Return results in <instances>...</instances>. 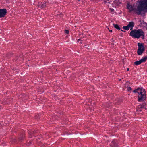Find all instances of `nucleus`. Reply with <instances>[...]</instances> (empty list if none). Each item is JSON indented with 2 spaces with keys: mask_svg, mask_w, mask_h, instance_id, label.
Wrapping results in <instances>:
<instances>
[{
  "mask_svg": "<svg viewBox=\"0 0 147 147\" xmlns=\"http://www.w3.org/2000/svg\"><path fill=\"white\" fill-rule=\"evenodd\" d=\"M147 59V57H145L144 58H142L141 60L139 61L135 62L134 63V64L135 65H138L141 64L142 62H145Z\"/></svg>",
  "mask_w": 147,
  "mask_h": 147,
  "instance_id": "423d86ee",
  "label": "nucleus"
},
{
  "mask_svg": "<svg viewBox=\"0 0 147 147\" xmlns=\"http://www.w3.org/2000/svg\"><path fill=\"white\" fill-rule=\"evenodd\" d=\"M28 134L32 136H35V135H34V132L33 131H29L28 132Z\"/></svg>",
  "mask_w": 147,
  "mask_h": 147,
  "instance_id": "4468645a",
  "label": "nucleus"
},
{
  "mask_svg": "<svg viewBox=\"0 0 147 147\" xmlns=\"http://www.w3.org/2000/svg\"><path fill=\"white\" fill-rule=\"evenodd\" d=\"M65 32L66 34H68L69 33V31L67 30H65Z\"/></svg>",
  "mask_w": 147,
  "mask_h": 147,
  "instance_id": "f3484780",
  "label": "nucleus"
},
{
  "mask_svg": "<svg viewBox=\"0 0 147 147\" xmlns=\"http://www.w3.org/2000/svg\"><path fill=\"white\" fill-rule=\"evenodd\" d=\"M109 31L110 32H112V30H109Z\"/></svg>",
  "mask_w": 147,
  "mask_h": 147,
  "instance_id": "aec40b11",
  "label": "nucleus"
},
{
  "mask_svg": "<svg viewBox=\"0 0 147 147\" xmlns=\"http://www.w3.org/2000/svg\"><path fill=\"white\" fill-rule=\"evenodd\" d=\"M136 8H134L133 6L128 3L127 7L129 12L134 11L136 14L144 16L147 13V0H138L136 3Z\"/></svg>",
  "mask_w": 147,
  "mask_h": 147,
  "instance_id": "f257e3e1",
  "label": "nucleus"
},
{
  "mask_svg": "<svg viewBox=\"0 0 147 147\" xmlns=\"http://www.w3.org/2000/svg\"><path fill=\"white\" fill-rule=\"evenodd\" d=\"M123 28L125 30H128L129 28L128 27V26L127 25V26H124L123 27Z\"/></svg>",
  "mask_w": 147,
  "mask_h": 147,
  "instance_id": "ddd939ff",
  "label": "nucleus"
},
{
  "mask_svg": "<svg viewBox=\"0 0 147 147\" xmlns=\"http://www.w3.org/2000/svg\"><path fill=\"white\" fill-rule=\"evenodd\" d=\"M128 27L131 28L130 30H131L133 27L134 26V23L133 22H130L129 23V24L127 25Z\"/></svg>",
  "mask_w": 147,
  "mask_h": 147,
  "instance_id": "9b49d317",
  "label": "nucleus"
},
{
  "mask_svg": "<svg viewBox=\"0 0 147 147\" xmlns=\"http://www.w3.org/2000/svg\"><path fill=\"white\" fill-rule=\"evenodd\" d=\"M78 40H80V39H79Z\"/></svg>",
  "mask_w": 147,
  "mask_h": 147,
  "instance_id": "bb28decb",
  "label": "nucleus"
},
{
  "mask_svg": "<svg viewBox=\"0 0 147 147\" xmlns=\"http://www.w3.org/2000/svg\"><path fill=\"white\" fill-rule=\"evenodd\" d=\"M141 25H142V26H144V27L146 26L147 25V23L145 22H143V23H141Z\"/></svg>",
  "mask_w": 147,
  "mask_h": 147,
  "instance_id": "2eb2a0df",
  "label": "nucleus"
},
{
  "mask_svg": "<svg viewBox=\"0 0 147 147\" xmlns=\"http://www.w3.org/2000/svg\"><path fill=\"white\" fill-rule=\"evenodd\" d=\"M109 1V0H105V1L104 2L105 3L107 2V1Z\"/></svg>",
  "mask_w": 147,
  "mask_h": 147,
  "instance_id": "6ab92c4d",
  "label": "nucleus"
},
{
  "mask_svg": "<svg viewBox=\"0 0 147 147\" xmlns=\"http://www.w3.org/2000/svg\"><path fill=\"white\" fill-rule=\"evenodd\" d=\"M127 90L128 91H129L131 90V88L130 87H128L127 88Z\"/></svg>",
  "mask_w": 147,
  "mask_h": 147,
  "instance_id": "a211bd4d",
  "label": "nucleus"
},
{
  "mask_svg": "<svg viewBox=\"0 0 147 147\" xmlns=\"http://www.w3.org/2000/svg\"><path fill=\"white\" fill-rule=\"evenodd\" d=\"M38 5H37V6L38 7H40L41 8H42L45 7L46 6V3L44 1L43 2L40 3L38 2Z\"/></svg>",
  "mask_w": 147,
  "mask_h": 147,
  "instance_id": "6e6552de",
  "label": "nucleus"
},
{
  "mask_svg": "<svg viewBox=\"0 0 147 147\" xmlns=\"http://www.w3.org/2000/svg\"><path fill=\"white\" fill-rule=\"evenodd\" d=\"M146 92H145L144 93L141 94H138V102H141L143 101L146 99Z\"/></svg>",
  "mask_w": 147,
  "mask_h": 147,
  "instance_id": "20e7f679",
  "label": "nucleus"
},
{
  "mask_svg": "<svg viewBox=\"0 0 147 147\" xmlns=\"http://www.w3.org/2000/svg\"><path fill=\"white\" fill-rule=\"evenodd\" d=\"M7 13V11L5 9H0V18H3Z\"/></svg>",
  "mask_w": 147,
  "mask_h": 147,
  "instance_id": "0eeeda50",
  "label": "nucleus"
},
{
  "mask_svg": "<svg viewBox=\"0 0 147 147\" xmlns=\"http://www.w3.org/2000/svg\"><path fill=\"white\" fill-rule=\"evenodd\" d=\"M139 111H142V110H140V109L139 110Z\"/></svg>",
  "mask_w": 147,
  "mask_h": 147,
  "instance_id": "4be33fe9",
  "label": "nucleus"
},
{
  "mask_svg": "<svg viewBox=\"0 0 147 147\" xmlns=\"http://www.w3.org/2000/svg\"><path fill=\"white\" fill-rule=\"evenodd\" d=\"M134 93H137L138 94H141L144 93V92H146L144 89L141 87L135 89L133 91Z\"/></svg>",
  "mask_w": 147,
  "mask_h": 147,
  "instance_id": "39448f33",
  "label": "nucleus"
},
{
  "mask_svg": "<svg viewBox=\"0 0 147 147\" xmlns=\"http://www.w3.org/2000/svg\"><path fill=\"white\" fill-rule=\"evenodd\" d=\"M113 26H114V27H115V28L116 29H117V30H120L121 29L120 27L117 24H113Z\"/></svg>",
  "mask_w": 147,
  "mask_h": 147,
  "instance_id": "f8f14e48",
  "label": "nucleus"
},
{
  "mask_svg": "<svg viewBox=\"0 0 147 147\" xmlns=\"http://www.w3.org/2000/svg\"><path fill=\"white\" fill-rule=\"evenodd\" d=\"M145 107V105H142L140 106V108L142 109V108H144Z\"/></svg>",
  "mask_w": 147,
  "mask_h": 147,
  "instance_id": "dca6fc26",
  "label": "nucleus"
},
{
  "mask_svg": "<svg viewBox=\"0 0 147 147\" xmlns=\"http://www.w3.org/2000/svg\"><path fill=\"white\" fill-rule=\"evenodd\" d=\"M117 141L116 140H113L111 142V146L112 147H117L118 146L117 144Z\"/></svg>",
  "mask_w": 147,
  "mask_h": 147,
  "instance_id": "9d476101",
  "label": "nucleus"
},
{
  "mask_svg": "<svg viewBox=\"0 0 147 147\" xmlns=\"http://www.w3.org/2000/svg\"><path fill=\"white\" fill-rule=\"evenodd\" d=\"M130 35L133 38L138 39L140 37L143 39L144 37V33L142 30L139 29L138 30L134 29L130 32Z\"/></svg>",
  "mask_w": 147,
  "mask_h": 147,
  "instance_id": "f03ea898",
  "label": "nucleus"
},
{
  "mask_svg": "<svg viewBox=\"0 0 147 147\" xmlns=\"http://www.w3.org/2000/svg\"><path fill=\"white\" fill-rule=\"evenodd\" d=\"M1 107L0 106V109H1Z\"/></svg>",
  "mask_w": 147,
  "mask_h": 147,
  "instance_id": "b1692460",
  "label": "nucleus"
},
{
  "mask_svg": "<svg viewBox=\"0 0 147 147\" xmlns=\"http://www.w3.org/2000/svg\"><path fill=\"white\" fill-rule=\"evenodd\" d=\"M79 1H80V0H78Z\"/></svg>",
  "mask_w": 147,
  "mask_h": 147,
  "instance_id": "cd10ccee",
  "label": "nucleus"
},
{
  "mask_svg": "<svg viewBox=\"0 0 147 147\" xmlns=\"http://www.w3.org/2000/svg\"><path fill=\"white\" fill-rule=\"evenodd\" d=\"M25 137L24 133L23 132L18 137L19 140L20 141H22V140L24 139Z\"/></svg>",
  "mask_w": 147,
  "mask_h": 147,
  "instance_id": "1a4fd4ad",
  "label": "nucleus"
},
{
  "mask_svg": "<svg viewBox=\"0 0 147 147\" xmlns=\"http://www.w3.org/2000/svg\"><path fill=\"white\" fill-rule=\"evenodd\" d=\"M121 31H123V30H121Z\"/></svg>",
  "mask_w": 147,
  "mask_h": 147,
  "instance_id": "5701e85b",
  "label": "nucleus"
},
{
  "mask_svg": "<svg viewBox=\"0 0 147 147\" xmlns=\"http://www.w3.org/2000/svg\"><path fill=\"white\" fill-rule=\"evenodd\" d=\"M138 50L137 51V53L138 55H141L142 54L145 49L142 43H138Z\"/></svg>",
  "mask_w": 147,
  "mask_h": 147,
  "instance_id": "7ed1b4c3",
  "label": "nucleus"
},
{
  "mask_svg": "<svg viewBox=\"0 0 147 147\" xmlns=\"http://www.w3.org/2000/svg\"><path fill=\"white\" fill-rule=\"evenodd\" d=\"M129 68H128L127 69V71H128L129 70Z\"/></svg>",
  "mask_w": 147,
  "mask_h": 147,
  "instance_id": "412c9836",
  "label": "nucleus"
},
{
  "mask_svg": "<svg viewBox=\"0 0 147 147\" xmlns=\"http://www.w3.org/2000/svg\"><path fill=\"white\" fill-rule=\"evenodd\" d=\"M37 138L40 139V138Z\"/></svg>",
  "mask_w": 147,
  "mask_h": 147,
  "instance_id": "a878e982",
  "label": "nucleus"
},
{
  "mask_svg": "<svg viewBox=\"0 0 147 147\" xmlns=\"http://www.w3.org/2000/svg\"><path fill=\"white\" fill-rule=\"evenodd\" d=\"M37 138L40 139V138Z\"/></svg>",
  "mask_w": 147,
  "mask_h": 147,
  "instance_id": "393cba45",
  "label": "nucleus"
}]
</instances>
